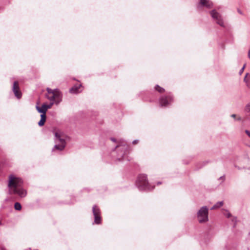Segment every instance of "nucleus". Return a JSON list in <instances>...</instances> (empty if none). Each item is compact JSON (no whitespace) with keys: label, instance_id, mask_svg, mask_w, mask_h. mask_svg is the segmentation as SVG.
Returning <instances> with one entry per match:
<instances>
[{"label":"nucleus","instance_id":"a211bd4d","mask_svg":"<svg viewBox=\"0 0 250 250\" xmlns=\"http://www.w3.org/2000/svg\"><path fill=\"white\" fill-rule=\"evenodd\" d=\"M14 208L16 210H20L21 208V205L19 202H16L15 203Z\"/></svg>","mask_w":250,"mask_h":250},{"label":"nucleus","instance_id":"5701e85b","mask_svg":"<svg viewBox=\"0 0 250 250\" xmlns=\"http://www.w3.org/2000/svg\"><path fill=\"white\" fill-rule=\"evenodd\" d=\"M218 180H221L223 182L225 180V176L224 175L218 178Z\"/></svg>","mask_w":250,"mask_h":250},{"label":"nucleus","instance_id":"cd10ccee","mask_svg":"<svg viewBox=\"0 0 250 250\" xmlns=\"http://www.w3.org/2000/svg\"><path fill=\"white\" fill-rule=\"evenodd\" d=\"M236 115L235 114H233L231 115V117L232 118H234V119L236 118Z\"/></svg>","mask_w":250,"mask_h":250},{"label":"nucleus","instance_id":"0eeeda50","mask_svg":"<svg viewBox=\"0 0 250 250\" xmlns=\"http://www.w3.org/2000/svg\"><path fill=\"white\" fill-rule=\"evenodd\" d=\"M92 212L94 216V223L96 224L101 223V218L100 216V210L96 205L93 206Z\"/></svg>","mask_w":250,"mask_h":250},{"label":"nucleus","instance_id":"20e7f679","mask_svg":"<svg viewBox=\"0 0 250 250\" xmlns=\"http://www.w3.org/2000/svg\"><path fill=\"white\" fill-rule=\"evenodd\" d=\"M136 185L140 190H150L154 188V187H151L147 181L146 175L145 174H140L138 176Z\"/></svg>","mask_w":250,"mask_h":250},{"label":"nucleus","instance_id":"39448f33","mask_svg":"<svg viewBox=\"0 0 250 250\" xmlns=\"http://www.w3.org/2000/svg\"><path fill=\"white\" fill-rule=\"evenodd\" d=\"M197 218L201 224L208 221V208L207 206H203L198 210L197 212Z\"/></svg>","mask_w":250,"mask_h":250},{"label":"nucleus","instance_id":"b1692460","mask_svg":"<svg viewBox=\"0 0 250 250\" xmlns=\"http://www.w3.org/2000/svg\"><path fill=\"white\" fill-rule=\"evenodd\" d=\"M245 66H246V64H244V65L243 66V67L241 68V69L239 71V74L240 75H241L242 73L243 72V71L244 70V68L245 67Z\"/></svg>","mask_w":250,"mask_h":250},{"label":"nucleus","instance_id":"c756f323","mask_svg":"<svg viewBox=\"0 0 250 250\" xmlns=\"http://www.w3.org/2000/svg\"><path fill=\"white\" fill-rule=\"evenodd\" d=\"M237 120L240 121L241 120V118L240 117H239L237 119Z\"/></svg>","mask_w":250,"mask_h":250},{"label":"nucleus","instance_id":"ddd939ff","mask_svg":"<svg viewBox=\"0 0 250 250\" xmlns=\"http://www.w3.org/2000/svg\"><path fill=\"white\" fill-rule=\"evenodd\" d=\"M81 86V84H79L78 85H75L70 89L69 91L71 93H78L80 92L79 89Z\"/></svg>","mask_w":250,"mask_h":250},{"label":"nucleus","instance_id":"dca6fc26","mask_svg":"<svg viewBox=\"0 0 250 250\" xmlns=\"http://www.w3.org/2000/svg\"><path fill=\"white\" fill-rule=\"evenodd\" d=\"M223 201H220L217 203H216L211 208V209H215L218 208H220L223 205Z\"/></svg>","mask_w":250,"mask_h":250},{"label":"nucleus","instance_id":"c85d7f7f","mask_svg":"<svg viewBox=\"0 0 250 250\" xmlns=\"http://www.w3.org/2000/svg\"><path fill=\"white\" fill-rule=\"evenodd\" d=\"M111 140L114 142H116V139L115 138H111Z\"/></svg>","mask_w":250,"mask_h":250},{"label":"nucleus","instance_id":"f3484780","mask_svg":"<svg viewBox=\"0 0 250 250\" xmlns=\"http://www.w3.org/2000/svg\"><path fill=\"white\" fill-rule=\"evenodd\" d=\"M155 89L160 93H163L165 91V89L161 87L158 85H156L155 87Z\"/></svg>","mask_w":250,"mask_h":250},{"label":"nucleus","instance_id":"1a4fd4ad","mask_svg":"<svg viewBox=\"0 0 250 250\" xmlns=\"http://www.w3.org/2000/svg\"><path fill=\"white\" fill-rule=\"evenodd\" d=\"M173 99L170 96H163L160 99V104L161 106H166L172 102Z\"/></svg>","mask_w":250,"mask_h":250},{"label":"nucleus","instance_id":"f704fd0d","mask_svg":"<svg viewBox=\"0 0 250 250\" xmlns=\"http://www.w3.org/2000/svg\"><path fill=\"white\" fill-rule=\"evenodd\" d=\"M1 225V221H0V225Z\"/></svg>","mask_w":250,"mask_h":250},{"label":"nucleus","instance_id":"4468645a","mask_svg":"<svg viewBox=\"0 0 250 250\" xmlns=\"http://www.w3.org/2000/svg\"><path fill=\"white\" fill-rule=\"evenodd\" d=\"M46 115L41 114V120L38 123V125L40 126L44 125V123L46 121Z\"/></svg>","mask_w":250,"mask_h":250},{"label":"nucleus","instance_id":"7ed1b4c3","mask_svg":"<svg viewBox=\"0 0 250 250\" xmlns=\"http://www.w3.org/2000/svg\"><path fill=\"white\" fill-rule=\"evenodd\" d=\"M56 143L59 142L60 143L59 145H55L52 151L57 149L60 151L63 150L66 146L65 139L66 136L65 135L60 131H58L55 132Z\"/></svg>","mask_w":250,"mask_h":250},{"label":"nucleus","instance_id":"6ab92c4d","mask_svg":"<svg viewBox=\"0 0 250 250\" xmlns=\"http://www.w3.org/2000/svg\"><path fill=\"white\" fill-rule=\"evenodd\" d=\"M245 161L247 163V166H246V167L248 169H250V160L249 158H245Z\"/></svg>","mask_w":250,"mask_h":250},{"label":"nucleus","instance_id":"72a5a7b5","mask_svg":"<svg viewBox=\"0 0 250 250\" xmlns=\"http://www.w3.org/2000/svg\"><path fill=\"white\" fill-rule=\"evenodd\" d=\"M249 115L250 116V111L248 112Z\"/></svg>","mask_w":250,"mask_h":250},{"label":"nucleus","instance_id":"a878e982","mask_svg":"<svg viewBox=\"0 0 250 250\" xmlns=\"http://www.w3.org/2000/svg\"><path fill=\"white\" fill-rule=\"evenodd\" d=\"M138 142H139V140H134V141L132 142V144H137Z\"/></svg>","mask_w":250,"mask_h":250},{"label":"nucleus","instance_id":"2eb2a0df","mask_svg":"<svg viewBox=\"0 0 250 250\" xmlns=\"http://www.w3.org/2000/svg\"><path fill=\"white\" fill-rule=\"evenodd\" d=\"M244 81L246 83L247 86L250 88V75L249 73L246 74Z\"/></svg>","mask_w":250,"mask_h":250},{"label":"nucleus","instance_id":"9d476101","mask_svg":"<svg viewBox=\"0 0 250 250\" xmlns=\"http://www.w3.org/2000/svg\"><path fill=\"white\" fill-rule=\"evenodd\" d=\"M12 90L14 93L15 96L18 99H20L21 97L22 94L21 91L20 90V88L18 82H14L12 87Z\"/></svg>","mask_w":250,"mask_h":250},{"label":"nucleus","instance_id":"393cba45","mask_svg":"<svg viewBox=\"0 0 250 250\" xmlns=\"http://www.w3.org/2000/svg\"><path fill=\"white\" fill-rule=\"evenodd\" d=\"M245 132L247 134V135L250 138V131L248 130H246Z\"/></svg>","mask_w":250,"mask_h":250},{"label":"nucleus","instance_id":"f03ea898","mask_svg":"<svg viewBox=\"0 0 250 250\" xmlns=\"http://www.w3.org/2000/svg\"><path fill=\"white\" fill-rule=\"evenodd\" d=\"M47 94L46 98L52 102L58 104L62 101V93L58 89H52L47 87L46 88Z\"/></svg>","mask_w":250,"mask_h":250},{"label":"nucleus","instance_id":"2f4dec72","mask_svg":"<svg viewBox=\"0 0 250 250\" xmlns=\"http://www.w3.org/2000/svg\"><path fill=\"white\" fill-rule=\"evenodd\" d=\"M1 250H6L5 248H2L1 249Z\"/></svg>","mask_w":250,"mask_h":250},{"label":"nucleus","instance_id":"412c9836","mask_svg":"<svg viewBox=\"0 0 250 250\" xmlns=\"http://www.w3.org/2000/svg\"><path fill=\"white\" fill-rule=\"evenodd\" d=\"M245 110L247 113L250 111V103H249L246 105Z\"/></svg>","mask_w":250,"mask_h":250},{"label":"nucleus","instance_id":"473e14b6","mask_svg":"<svg viewBox=\"0 0 250 250\" xmlns=\"http://www.w3.org/2000/svg\"><path fill=\"white\" fill-rule=\"evenodd\" d=\"M161 184V182H158V183H157V184H158V185H160V184Z\"/></svg>","mask_w":250,"mask_h":250},{"label":"nucleus","instance_id":"4be33fe9","mask_svg":"<svg viewBox=\"0 0 250 250\" xmlns=\"http://www.w3.org/2000/svg\"><path fill=\"white\" fill-rule=\"evenodd\" d=\"M54 104V102H51V103L48 104H45V106L47 108V110L48 109L51 108L52 107V106H53V105Z\"/></svg>","mask_w":250,"mask_h":250},{"label":"nucleus","instance_id":"6e6552de","mask_svg":"<svg viewBox=\"0 0 250 250\" xmlns=\"http://www.w3.org/2000/svg\"><path fill=\"white\" fill-rule=\"evenodd\" d=\"M116 147H120V150H121V152H118V160L119 161H121L124 159V155L126 154L128 150V146L126 145H124L122 146H117Z\"/></svg>","mask_w":250,"mask_h":250},{"label":"nucleus","instance_id":"7c9ffc66","mask_svg":"<svg viewBox=\"0 0 250 250\" xmlns=\"http://www.w3.org/2000/svg\"><path fill=\"white\" fill-rule=\"evenodd\" d=\"M232 221H234L235 222H236V218H234L232 220Z\"/></svg>","mask_w":250,"mask_h":250},{"label":"nucleus","instance_id":"f8f14e48","mask_svg":"<svg viewBox=\"0 0 250 250\" xmlns=\"http://www.w3.org/2000/svg\"><path fill=\"white\" fill-rule=\"evenodd\" d=\"M36 108L39 113H42V114L46 115V112L47 111V109L45 106V104H43L41 107L37 105Z\"/></svg>","mask_w":250,"mask_h":250},{"label":"nucleus","instance_id":"f257e3e1","mask_svg":"<svg viewBox=\"0 0 250 250\" xmlns=\"http://www.w3.org/2000/svg\"><path fill=\"white\" fill-rule=\"evenodd\" d=\"M22 179L14 175L11 174L8 177V192L10 194L18 195L22 198L26 195V191L22 188Z\"/></svg>","mask_w":250,"mask_h":250},{"label":"nucleus","instance_id":"423d86ee","mask_svg":"<svg viewBox=\"0 0 250 250\" xmlns=\"http://www.w3.org/2000/svg\"><path fill=\"white\" fill-rule=\"evenodd\" d=\"M209 14L216 24L222 27H225V24L222 16L215 9L210 11Z\"/></svg>","mask_w":250,"mask_h":250},{"label":"nucleus","instance_id":"bb28decb","mask_svg":"<svg viewBox=\"0 0 250 250\" xmlns=\"http://www.w3.org/2000/svg\"><path fill=\"white\" fill-rule=\"evenodd\" d=\"M237 11L240 14L243 15V12L240 9H238Z\"/></svg>","mask_w":250,"mask_h":250},{"label":"nucleus","instance_id":"9b49d317","mask_svg":"<svg viewBox=\"0 0 250 250\" xmlns=\"http://www.w3.org/2000/svg\"><path fill=\"white\" fill-rule=\"evenodd\" d=\"M199 5L208 8H211L213 5V3L209 0H200Z\"/></svg>","mask_w":250,"mask_h":250},{"label":"nucleus","instance_id":"aec40b11","mask_svg":"<svg viewBox=\"0 0 250 250\" xmlns=\"http://www.w3.org/2000/svg\"><path fill=\"white\" fill-rule=\"evenodd\" d=\"M224 215H225L227 218H229L231 216V213L229 212L227 210H225L224 212L223 213Z\"/></svg>","mask_w":250,"mask_h":250}]
</instances>
